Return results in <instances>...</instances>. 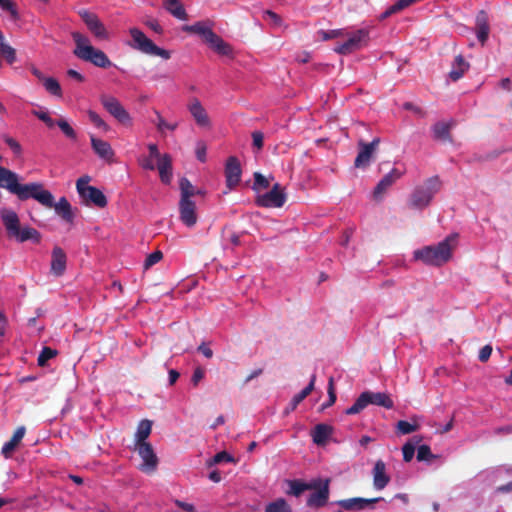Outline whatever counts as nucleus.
<instances>
[{
	"mask_svg": "<svg viewBox=\"0 0 512 512\" xmlns=\"http://www.w3.org/2000/svg\"><path fill=\"white\" fill-rule=\"evenodd\" d=\"M0 188L6 189L15 195L20 201L34 199L42 206L51 208L53 194L44 189L40 182L22 184L19 175L3 166H0Z\"/></svg>",
	"mask_w": 512,
	"mask_h": 512,
	"instance_id": "1",
	"label": "nucleus"
},
{
	"mask_svg": "<svg viewBox=\"0 0 512 512\" xmlns=\"http://www.w3.org/2000/svg\"><path fill=\"white\" fill-rule=\"evenodd\" d=\"M457 237V234H451L437 245H429L417 249L414 251V258L426 265L442 266L451 259Z\"/></svg>",
	"mask_w": 512,
	"mask_h": 512,
	"instance_id": "2",
	"label": "nucleus"
},
{
	"mask_svg": "<svg viewBox=\"0 0 512 512\" xmlns=\"http://www.w3.org/2000/svg\"><path fill=\"white\" fill-rule=\"evenodd\" d=\"M73 41L75 42L74 55L79 59L90 62L99 68H109L112 65L109 57L100 49L90 44L89 39L80 32H72Z\"/></svg>",
	"mask_w": 512,
	"mask_h": 512,
	"instance_id": "3",
	"label": "nucleus"
},
{
	"mask_svg": "<svg viewBox=\"0 0 512 512\" xmlns=\"http://www.w3.org/2000/svg\"><path fill=\"white\" fill-rule=\"evenodd\" d=\"M441 181L438 176L428 178L423 185L417 186L410 197V206L415 209L427 207L434 195L440 190Z\"/></svg>",
	"mask_w": 512,
	"mask_h": 512,
	"instance_id": "4",
	"label": "nucleus"
},
{
	"mask_svg": "<svg viewBox=\"0 0 512 512\" xmlns=\"http://www.w3.org/2000/svg\"><path fill=\"white\" fill-rule=\"evenodd\" d=\"M369 404L381 406L386 409H392L394 407V402L390 398L389 394L384 392L365 391L359 395V397L356 399V401L351 407L346 409L345 413L347 415L358 414L362 410H364Z\"/></svg>",
	"mask_w": 512,
	"mask_h": 512,
	"instance_id": "5",
	"label": "nucleus"
},
{
	"mask_svg": "<svg viewBox=\"0 0 512 512\" xmlns=\"http://www.w3.org/2000/svg\"><path fill=\"white\" fill-rule=\"evenodd\" d=\"M130 36L132 37V43L130 46L136 50L141 51L144 54L159 56L165 60L170 59V51L158 47L151 39H149L140 29L131 28L129 30Z\"/></svg>",
	"mask_w": 512,
	"mask_h": 512,
	"instance_id": "6",
	"label": "nucleus"
},
{
	"mask_svg": "<svg viewBox=\"0 0 512 512\" xmlns=\"http://www.w3.org/2000/svg\"><path fill=\"white\" fill-rule=\"evenodd\" d=\"M90 178L88 176L81 177L76 182V188L79 196L85 204H93L99 208H104L107 205V198L103 192L97 187L88 185Z\"/></svg>",
	"mask_w": 512,
	"mask_h": 512,
	"instance_id": "7",
	"label": "nucleus"
},
{
	"mask_svg": "<svg viewBox=\"0 0 512 512\" xmlns=\"http://www.w3.org/2000/svg\"><path fill=\"white\" fill-rule=\"evenodd\" d=\"M368 41L369 32L366 29H359L351 33L346 41L337 45L334 51L341 55H348L366 46Z\"/></svg>",
	"mask_w": 512,
	"mask_h": 512,
	"instance_id": "8",
	"label": "nucleus"
},
{
	"mask_svg": "<svg viewBox=\"0 0 512 512\" xmlns=\"http://www.w3.org/2000/svg\"><path fill=\"white\" fill-rule=\"evenodd\" d=\"M285 202L286 194L279 183L274 184L269 192L258 195L255 200L257 206L264 208H280Z\"/></svg>",
	"mask_w": 512,
	"mask_h": 512,
	"instance_id": "9",
	"label": "nucleus"
},
{
	"mask_svg": "<svg viewBox=\"0 0 512 512\" xmlns=\"http://www.w3.org/2000/svg\"><path fill=\"white\" fill-rule=\"evenodd\" d=\"M100 102L106 111L116 118L122 124H128L131 122V117L120 101L110 95H101Z\"/></svg>",
	"mask_w": 512,
	"mask_h": 512,
	"instance_id": "10",
	"label": "nucleus"
},
{
	"mask_svg": "<svg viewBox=\"0 0 512 512\" xmlns=\"http://www.w3.org/2000/svg\"><path fill=\"white\" fill-rule=\"evenodd\" d=\"M79 16L89 29V31L100 40H107L109 38V34L104 24L101 22L99 17L86 9H81L78 12Z\"/></svg>",
	"mask_w": 512,
	"mask_h": 512,
	"instance_id": "11",
	"label": "nucleus"
},
{
	"mask_svg": "<svg viewBox=\"0 0 512 512\" xmlns=\"http://www.w3.org/2000/svg\"><path fill=\"white\" fill-rule=\"evenodd\" d=\"M318 487L315 492L311 493L307 499V506L311 508H321L324 507L329 499L330 494V479L326 478L324 480L317 479Z\"/></svg>",
	"mask_w": 512,
	"mask_h": 512,
	"instance_id": "12",
	"label": "nucleus"
},
{
	"mask_svg": "<svg viewBox=\"0 0 512 512\" xmlns=\"http://www.w3.org/2000/svg\"><path fill=\"white\" fill-rule=\"evenodd\" d=\"M379 143V138L373 139L370 143H365L363 140H360L358 142L359 152L355 158L354 166L356 168L368 167Z\"/></svg>",
	"mask_w": 512,
	"mask_h": 512,
	"instance_id": "13",
	"label": "nucleus"
},
{
	"mask_svg": "<svg viewBox=\"0 0 512 512\" xmlns=\"http://www.w3.org/2000/svg\"><path fill=\"white\" fill-rule=\"evenodd\" d=\"M138 455L143 460L141 469L145 472H152L157 468L158 458L152 445L148 443L135 444Z\"/></svg>",
	"mask_w": 512,
	"mask_h": 512,
	"instance_id": "14",
	"label": "nucleus"
},
{
	"mask_svg": "<svg viewBox=\"0 0 512 512\" xmlns=\"http://www.w3.org/2000/svg\"><path fill=\"white\" fill-rule=\"evenodd\" d=\"M242 169L237 157L230 156L225 164L226 184L230 189L236 187L241 180Z\"/></svg>",
	"mask_w": 512,
	"mask_h": 512,
	"instance_id": "15",
	"label": "nucleus"
},
{
	"mask_svg": "<svg viewBox=\"0 0 512 512\" xmlns=\"http://www.w3.org/2000/svg\"><path fill=\"white\" fill-rule=\"evenodd\" d=\"M187 108L198 126L203 128L211 127L210 118L205 108L197 98H192L189 101Z\"/></svg>",
	"mask_w": 512,
	"mask_h": 512,
	"instance_id": "16",
	"label": "nucleus"
},
{
	"mask_svg": "<svg viewBox=\"0 0 512 512\" xmlns=\"http://www.w3.org/2000/svg\"><path fill=\"white\" fill-rule=\"evenodd\" d=\"M402 172L398 169H392L386 174L376 185L373 191V197L376 200H380L384 193L393 185V183L402 176Z\"/></svg>",
	"mask_w": 512,
	"mask_h": 512,
	"instance_id": "17",
	"label": "nucleus"
},
{
	"mask_svg": "<svg viewBox=\"0 0 512 512\" xmlns=\"http://www.w3.org/2000/svg\"><path fill=\"white\" fill-rule=\"evenodd\" d=\"M382 500L381 497L366 499L361 497L342 499L336 502L341 508L347 511H361L364 510L370 504L376 503Z\"/></svg>",
	"mask_w": 512,
	"mask_h": 512,
	"instance_id": "18",
	"label": "nucleus"
},
{
	"mask_svg": "<svg viewBox=\"0 0 512 512\" xmlns=\"http://www.w3.org/2000/svg\"><path fill=\"white\" fill-rule=\"evenodd\" d=\"M180 220L187 227L197 223L196 204L193 201H179Z\"/></svg>",
	"mask_w": 512,
	"mask_h": 512,
	"instance_id": "19",
	"label": "nucleus"
},
{
	"mask_svg": "<svg viewBox=\"0 0 512 512\" xmlns=\"http://www.w3.org/2000/svg\"><path fill=\"white\" fill-rule=\"evenodd\" d=\"M66 263V253L61 247L55 246L51 255V273L57 277L62 276L66 270Z\"/></svg>",
	"mask_w": 512,
	"mask_h": 512,
	"instance_id": "20",
	"label": "nucleus"
},
{
	"mask_svg": "<svg viewBox=\"0 0 512 512\" xmlns=\"http://www.w3.org/2000/svg\"><path fill=\"white\" fill-rule=\"evenodd\" d=\"M373 486L376 490H383L390 482V476L386 472V464L383 460H377L372 470Z\"/></svg>",
	"mask_w": 512,
	"mask_h": 512,
	"instance_id": "21",
	"label": "nucleus"
},
{
	"mask_svg": "<svg viewBox=\"0 0 512 512\" xmlns=\"http://www.w3.org/2000/svg\"><path fill=\"white\" fill-rule=\"evenodd\" d=\"M91 146L94 152L107 162H112L114 157V151L111 145L102 139L96 138L94 135L90 136Z\"/></svg>",
	"mask_w": 512,
	"mask_h": 512,
	"instance_id": "22",
	"label": "nucleus"
},
{
	"mask_svg": "<svg viewBox=\"0 0 512 512\" xmlns=\"http://www.w3.org/2000/svg\"><path fill=\"white\" fill-rule=\"evenodd\" d=\"M2 223L7 231V235L11 237L20 226V220L17 213L11 209L3 208L0 211Z\"/></svg>",
	"mask_w": 512,
	"mask_h": 512,
	"instance_id": "23",
	"label": "nucleus"
},
{
	"mask_svg": "<svg viewBox=\"0 0 512 512\" xmlns=\"http://www.w3.org/2000/svg\"><path fill=\"white\" fill-rule=\"evenodd\" d=\"M490 33L489 19L488 15L484 10L478 12L476 16V34L477 39L481 43L482 46L485 45L488 40Z\"/></svg>",
	"mask_w": 512,
	"mask_h": 512,
	"instance_id": "24",
	"label": "nucleus"
},
{
	"mask_svg": "<svg viewBox=\"0 0 512 512\" xmlns=\"http://www.w3.org/2000/svg\"><path fill=\"white\" fill-rule=\"evenodd\" d=\"M334 429L331 425L320 423L311 430L313 442L318 446L326 445L328 439L332 436Z\"/></svg>",
	"mask_w": 512,
	"mask_h": 512,
	"instance_id": "25",
	"label": "nucleus"
},
{
	"mask_svg": "<svg viewBox=\"0 0 512 512\" xmlns=\"http://www.w3.org/2000/svg\"><path fill=\"white\" fill-rule=\"evenodd\" d=\"M183 30L202 37L203 41L208 44L216 33L205 22L199 21L192 25H185Z\"/></svg>",
	"mask_w": 512,
	"mask_h": 512,
	"instance_id": "26",
	"label": "nucleus"
},
{
	"mask_svg": "<svg viewBox=\"0 0 512 512\" xmlns=\"http://www.w3.org/2000/svg\"><path fill=\"white\" fill-rule=\"evenodd\" d=\"M52 204L53 205L51 206V208H54L57 215H59L64 221L68 223L73 222L74 214L72 212V207L65 197H61L57 203L54 201L53 198Z\"/></svg>",
	"mask_w": 512,
	"mask_h": 512,
	"instance_id": "27",
	"label": "nucleus"
},
{
	"mask_svg": "<svg viewBox=\"0 0 512 512\" xmlns=\"http://www.w3.org/2000/svg\"><path fill=\"white\" fill-rule=\"evenodd\" d=\"M157 168L161 181L169 184L172 178V159L169 154H164L159 158Z\"/></svg>",
	"mask_w": 512,
	"mask_h": 512,
	"instance_id": "28",
	"label": "nucleus"
},
{
	"mask_svg": "<svg viewBox=\"0 0 512 512\" xmlns=\"http://www.w3.org/2000/svg\"><path fill=\"white\" fill-rule=\"evenodd\" d=\"M25 431H26V429L24 426L18 427L15 430L11 439L3 445L1 452L5 458H9L12 455V453L14 452L16 447L19 445V443L23 439V437L25 435Z\"/></svg>",
	"mask_w": 512,
	"mask_h": 512,
	"instance_id": "29",
	"label": "nucleus"
},
{
	"mask_svg": "<svg viewBox=\"0 0 512 512\" xmlns=\"http://www.w3.org/2000/svg\"><path fill=\"white\" fill-rule=\"evenodd\" d=\"M11 238H15L18 242L21 243L28 240L39 243L41 240V234L35 228L29 226L21 228L19 226L17 233L14 232Z\"/></svg>",
	"mask_w": 512,
	"mask_h": 512,
	"instance_id": "30",
	"label": "nucleus"
},
{
	"mask_svg": "<svg viewBox=\"0 0 512 512\" xmlns=\"http://www.w3.org/2000/svg\"><path fill=\"white\" fill-rule=\"evenodd\" d=\"M209 47L214 50L217 54L226 57H233V47L225 42L220 36L217 34L213 37V39L208 43Z\"/></svg>",
	"mask_w": 512,
	"mask_h": 512,
	"instance_id": "31",
	"label": "nucleus"
},
{
	"mask_svg": "<svg viewBox=\"0 0 512 512\" xmlns=\"http://www.w3.org/2000/svg\"><path fill=\"white\" fill-rule=\"evenodd\" d=\"M163 7L166 11H168L171 15L179 20L188 19L187 12L179 0H164Z\"/></svg>",
	"mask_w": 512,
	"mask_h": 512,
	"instance_id": "32",
	"label": "nucleus"
},
{
	"mask_svg": "<svg viewBox=\"0 0 512 512\" xmlns=\"http://www.w3.org/2000/svg\"><path fill=\"white\" fill-rule=\"evenodd\" d=\"M288 494L299 497L304 491L316 489L318 487L317 481L312 480L309 483L302 482L300 480H289Z\"/></svg>",
	"mask_w": 512,
	"mask_h": 512,
	"instance_id": "33",
	"label": "nucleus"
},
{
	"mask_svg": "<svg viewBox=\"0 0 512 512\" xmlns=\"http://www.w3.org/2000/svg\"><path fill=\"white\" fill-rule=\"evenodd\" d=\"M153 422L148 419H143L137 426L135 433V444L148 443L147 439L151 434Z\"/></svg>",
	"mask_w": 512,
	"mask_h": 512,
	"instance_id": "34",
	"label": "nucleus"
},
{
	"mask_svg": "<svg viewBox=\"0 0 512 512\" xmlns=\"http://www.w3.org/2000/svg\"><path fill=\"white\" fill-rule=\"evenodd\" d=\"M469 63H467L462 55H458L452 65V69L449 72V77L453 81L459 80L464 73L468 70Z\"/></svg>",
	"mask_w": 512,
	"mask_h": 512,
	"instance_id": "35",
	"label": "nucleus"
},
{
	"mask_svg": "<svg viewBox=\"0 0 512 512\" xmlns=\"http://www.w3.org/2000/svg\"><path fill=\"white\" fill-rule=\"evenodd\" d=\"M316 381V375L311 376L309 384L299 393L294 395L287 410H295L297 406L313 391Z\"/></svg>",
	"mask_w": 512,
	"mask_h": 512,
	"instance_id": "36",
	"label": "nucleus"
},
{
	"mask_svg": "<svg viewBox=\"0 0 512 512\" xmlns=\"http://www.w3.org/2000/svg\"><path fill=\"white\" fill-rule=\"evenodd\" d=\"M181 192L180 201H192L191 198L196 195V188L187 178H181L179 182Z\"/></svg>",
	"mask_w": 512,
	"mask_h": 512,
	"instance_id": "37",
	"label": "nucleus"
},
{
	"mask_svg": "<svg viewBox=\"0 0 512 512\" xmlns=\"http://www.w3.org/2000/svg\"><path fill=\"white\" fill-rule=\"evenodd\" d=\"M433 136L436 140H450V125L444 122L436 123L433 128Z\"/></svg>",
	"mask_w": 512,
	"mask_h": 512,
	"instance_id": "38",
	"label": "nucleus"
},
{
	"mask_svg": "<svg viewBox=\"0 0 512 512\" xmlns=\"http://www.w3.org/2000/svg\"><path fill=\"white\" fill-rule=\"evenodd\" d=\"M421 438L414 436L410 441L405 443L402 447L403 460L405 462H410L415 454V446L420 443Z\"/></svg>",
	"mask_w": 512,
	"mask_h": 512,
	"instance_id": "39",
	"label": "nucleus"
},
{
	"mask_svg": "<svg viewBox=\"0 0 512 512\" xmlns=\"http://www.w3.org/2000/svg\"><path fill=\"white\" fill-rule=\"evenodd\" d=\"M42 83H43V86L45 87V89L47 90V92H49L53 96H56L59 98L62 97V95H63L62 89H61V86H60L59 82L57 81V79H55L53 77H47L46 79H44V81Z\"/></svg>",
	"mask_w": 512,
	"mask_h": 512,
	"instance_id": "40",
	"label": "nucleus"
},
{
	"mask_svg": "<svg viewBox=\"0 0 512 512\" xmlns=\"http://www.w3.org/2000/svg\"><path fill=\"white\" fill-rule=\"evenodd\" d=\"M265 512H291V507L285 499L279 498L269 503L265 508Z\"/></svg>",
	"mask_w": 512,
	"mask_h": 512,
	"instance_id": "41",
	"label": "nucleus"
},
{
	"mask_svg": "<svg viewBox=\"0 0 512 512\" xmlns=\"http://www.w3.org/2000/svg\"><path fill=\"white\" fill-rule=\"evenodd\" d=\"M56 355L57 350L50 347H44L38 356L37 363L40 367H44L47 364V361L54 358Z\"/></svg>",
	"mask_w": 512,
	"mask_h": 512,
	"instance_id": "42",
	"label": "nucleus"
},
{
	"mask_svg": "<svg viewBox=\"0 0 512 512\" xmlns=\"http://www.w3.org/2000/svg\"><path fill=\"white\" fill-rule=\"evenodd\" d=\"M55 125H57L60 128V130L63 132V134L67 138H69L71 140H76L77 134H76L75 130L65 119L57 120Z\"/></svg>",
	"mask_w": 512,
	"mask_h": 512,
	"instance_id": "43",
	"label": "nucleus"
},
{
	"mask_svg": "<svg viewBox=\"0 0 512 512\" xmlns=\"http://www.w3.org/2000/svg\"><path fill=\"white\" fill-rule=\"evenodd\" d=\"M418 461H429L436 458L437 456L432 454L431 449L428 445H420L417 450Z\"/></svg>",
	"mask_w": 512,
	"mask_h": 512,
	"instance_id": "44",
	"label": "nucleus"
},
{
	"mask_svg": "<svg viewBox=\"0 0 512 512\" xmlns=\"http://www.w3.org/2000/svg\"><path fill=\"white\" fill-rule=\"evenodd\" d=\"M396 428L400 434L406 435L415 432L418 429V425L411 424L405 420H400L397 422Z\"/></svg>",
	"mask_w": 512,
	"mask_h": 512,
	"instance_id": "45",
	"label": "nucleus"
},
{
	"mask_svg": "<svg viewBox=\"0 0 512 512\" xmlns=\"http://www.w3.org/2000/svg\"><path fill=\"white\" fill-rule=\"evenodd\" d=\"M327 392H328V400L326 403L322 404L321 410H325L326 408L332 406L336 401V392H335L334 381H333L332 377L329 379Z\"/></svg>",
	"mask_w": 512,
	"mask_h": 512,
	"instance_id": "46",
	"label": "nucleus"
},
{
	"mask_svg": "<svg viewBox=\"0 0 512 512\" xmlns=\"http://www.w3.org/2000/svg\"><path fill=\"white\" fill-rule=\"evenodd\" d=\"M270 183L268 179L262 175L260 172L254 173V184H253V190L258 191L260 189H267L269 187Z\"/></svg>",
	"mask_w": 512,
	"mask_h": 512,
	"instance_id": "47",
	"label": "nucleus"
},
{
	"mask_svg": "<svg viewBox=\"0 0 512 512\" xmlns=\"http://www.w3.org/2000/svg\"><path fill=\"white\" fill-rule=\"evenodd\" d=\"M155 114L157 117L156 126H157V129L159 132L163 133L164 129L174 131L177 128V126H178L177 123L171 124V123L166 122L165 119L161 116V114L158 111H155Z\"/></svg>",
	"mask_w": 512,
	"mask_h": 512,
	"instance_id": "48",
	"label": "nucleus"
},
{
	"mask_svg": "<svg viewBox=\"0 0 512 512\" xmlns=\"http://www.w3.org/2000/svg\"><path fill=\"white\" fill-rule=\"evenodd\" d=\"M162 258H163V253L161 251L157 250V251L152 252L151 254H149L146 257L145 262H144V268L145 269L151 268L153 265L160 262Z\"/></svg>",
	"mask_w": 512,
	"mask_h": 512,
	"instance_id": "49",
	"label": "nucleus"
},
{
	"mask_svg": "<svg viewBox=\"0 0 512 512\" xmlns=\"http://www.w3.org/2000/svg\"><path fill=\"white\" fill-rule=\"evenodd\" d=\"M89 120L97 127L102 128L105 131L108 130V125L104 122V120L93 110L88 111Z\"/></svg>",
	"mask_w": 512,
	"mask_h": 512,
	"instance_id": "50",
	"label": "nucleus"
},
{
	"mask_svg": "<svg viewBox=\"0 0 512 512\" xmlns=\"http://www.w3.org/2000/svg\"><path fill=\"white\" fill-rule=\"evenodd\" d=\"M32 114L43 121L49 128H52L56 124V121L51 118L48 112L33 110Z\"/></svg>",
	"mask_w": 512,
	"mask_h": 512,
	"instance_id": "51",
	"label": "nucleus"
},
{
	"mask_svg": "<svg viewBox=\"0 0 512 512\" xmlns=\"http://www.w3.org/2000/svg\"><path fill=\"white\" fill-rule=\"evenodd\" d=\"M222 462H234V458L226 451H221L214 455L210 464H219Z\"/></svg>",
	"mask_w": 512,
	"mask_h": 512,
	"instance_id": "52",
	"label": "nucleus"
},
{
	"mask_svg": "<svg viewBox=\"0 0 512 512\" xmlns=\"http://www.w3.org/2000/svg\"><path fill=\"white\" fill-rule=\"evenodd\" d=\"M0 7L2 10L9 12L13 18L17 17L16 5L12 0H0Z\"/></svg>",
	"mask_w": 512,
	"mask_h": 512,
	"instance_id": "53",
	"label": "nucleus"
},
{
	"mask_svg": "<svg viewBox=\"0 0 512 512\" xmlns=\"http://www.w3.org/2000/svg\"><path fill=\"white\" fill-rule=\"evenodd\" d=\"M206 151H207V146H206L205 142L198 141L196 144L195 153H196L197 159L202 163H204L206 161Z\"/></svg>",
	"mask_w": 512,
	"mask_h": 512,
	"instance_id": "54",
	"label": "nucleus"
},
{
	"mask_svg": "<svg viewBox=\"0 0 512 512\" xmlns=\"http://www.w3.org/2000/svg\"><path fill=\"white\" fill-rule=\"evenodd\" d=\"M319 34L321 35L322 40L326 41V40H330V39H334L339 36H342L344 34V32L341 29H335V30H329V31L321 30V31H319Z\"/></svg>",
	"mask_w": 512,
	"mask_h": 512,
	"instance_id": "55",
	"label": "nucleus"
},
{
	"mask_svg": "<svg viewBox=\"0 0 512 512\" xmlns=\"http://www.w3.org/2000/svg\"><path fill=\"white\" fill-rule=\"evenodd\" d=\"M205 371L201 367H197L191 377V382L194 386H197L199 382L204 378Z\"/></svg>",
	"mask_w": 512,
	"mask_h": 512,
	"instance_id": "56",
	"label": "nucleus"
},
{
	"mask_svg": "<svg viewBox=\"0 0 512 512\" xmlns=\"http://www.w3.org/2000/svg\"><path fill=\"white\" fill-rule=\"evenodd\" d=\"M491 353H492V346L491 345H485V346H483L480 349L479 355H478V359L481 362H486L490 358Z\"/></svg>",
	"mask_w": 512,
	"mask_h": 512,
	"instance_id": "57",
	"label": "nucleus"
},
{
	"mask_svg": "<svg viewBox=\"0 0 512 512\" xmlns=\"http://www.w3.org/2000/svg\"><path fill=\"white\" fill-rule=\"evenodd\" d=\"M252 139L254 147H256L257 149H261L263 147L264 135L262 132L254 131L252 133Z\"/></svg>",
	"mask_w": 512,
	"mask_h": 512,
	"instance_id": "58",
	"label": "nucleus"
},
{
	"mask_svg": "<svg viewBox=\"0 0 512 512\" xmlns=\"http://www.w3.org/2000/svg\"><path fill=\"white\" fill-rule=\"evenodd\" d=\"M5 143L10 147V149L15 153V154H20L21 153V145L13 138L11 137H6L5 138Z\"/></svg>",
	"mask_w": 512,
	"mask_h": 512,
	"instance_id": "59",
	"label": "nucleus"
},
{
	"mask_svg": "<svg viewBox=\"0 0 512 512\" xmlns=\"http://www.w3.org/2000/svg\"><path fill=\"white\" fill-rule=\"evenodd\" d=\"M145 25L153 30L157 34L163 33V28L156 19H149L145 22Z\"/></svg>",
	"mask_w": 512,
	"mask_h": 512,
	"instance_id": "60",
	"label": "nucleus"
},
{
	"mask_svg": "<svg viewBox=\"0 0 512 512\" xmlns=\"http://www.w3.org/2000/svg\"><path fill=\"white\" fill-rule=\"evenodd\" d=\"M174 503L177 507L181 508L182 510H184L186 512H196L193 504H190V503L178 500V499H176L174 501Z\"/></svg>",
	"mask_w": 512,
	"mask_h": 512,
	"instance_id": "61",
	"label": "nucleus"
},
{
	"mask_svg": "<svg viewBox=\"0 0 512 512\" xmlns=\"http://www.w3.org/2000/svg\"><path fill=\"white\" fill-rule=\"evenodd\" d=\"M153 159H154V158H151V157L144 158V159L140 162V165L142 166V168H143V169L153 171V170L155 169V165H154V163H153Z\"/></svg>",
	"mask_w": 512,
	"mask_h": 512,
	"instance_id": "62",
	"label": "nucleus"
},
{
	"mask_svg": "<svg viewBox=\"0 0 512 512\" xmlns=\"http://www.w3.org/2000/svg\"><path fill=\"white\" fill-rule=\"evenodd\" d=\"M198 351L208 359L212 358L213 356V351L205 343L199 345Z\"/></svg>",
	"mask_w": 512,
	"mask_h": 512,
	"instance_id": "63",
	"label": "nucleus"
},
{
	"mask_svg": "<svg viewBox=\"0 0 512 512\" xmlns=\"http://www.w3.org/2000/svg\"><path fill=\"white\" fill-rule=\"evenodd\" d=\"M265 15L268 19H270L275 25H280L281 18L279 15H277L275 12L271 10L265 11Z\"/></svg>",
	"mask_w": 512,
	"mask_h": 512,
	"instance_id": "64",
	"label": "nucleus"
}]
</instances>
